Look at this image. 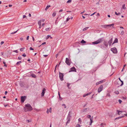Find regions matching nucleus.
I'll list each match as a JSON object with an SVG mask.
<instances>
[{
    "label": "nucleus",
    "instance_id": "1",
    "mask_svg": "<svg viewBox=\"0 0 127 127\" xmlns=\"http://www.w3.org/2000/svg\"><path fill=\"white\" fill-rule=\"evenodd\" d=\"M103 40V38H100L96 41L92 42V43L94 44H96L101 42Z\"/></svg>",
    "mask_w": 127,
    "mask_h": 127
},
{
    "label": "nucleus",
    "instance_id": "2",
    "mask_svg": "<svg viewBox=\"0 0 127 127\" xmlns=\"http://www.w3.org/2000/svg\"><path fill=\"white\" fill-rule=\"evenodd\" d=\"M59 77L61 81H62L64 80V74L61 72H59Z\"/></svg>",
    "mask_w": 127,
    "mask_h": 127
},
{
    "label": "nucleus",
    "instance_id": "3",
    "mask_svg": "<svg viewBox=\"0 0 127 127\" xmlns=\"http://www.w3.org/2000/svg\"><path fill=\"white\" fill-rule=\"evenodd\" d=\"M111 50L114 53L116 54L117 53V51L116 47H114L111 48Z\"/></svg>",
    "mask_w": 127,
    "mask_h": 127
},
{
    "label": "nucleus",
    "instance_id": "4",
    "mask_svg": "<svg viewBox=\"0 0 127 127\" xmlns=\"http://www.w3.org/2000/svg\"><path fill=\"white\" fill-rule=\"evenodd\" d=\"M70 61V60L68 58H66L65 63L67 65H70L71 64Z\"/></svg>",
    "mask_w": 127,
    "mask_h": 127
},
{
    "label": "nucleus",
    "instance_id": "5",
    "mask_svg": "<svg viewBox=\"0 0 127 127\" xmlns=\"http://www.w3.org/2000/svg\"><path fill=\"white\" fill-rule=\"evenodd\" d=\"M26 96H21V102L22 103H23L26 99Z\"/></svg>",
    "mask_w": 127,
    "mask_h": 127
},
{
    "label": "nucleus",
    "instance_id": "6",
    "mask_svg": "<svg viewBox=\"0 0 127 127\" xmlns=\"http://www.w3.org/2000/svg\"><path fill=\"white\" fill-rule=\"evenodd\" d=\"M110 39L108 41V43L109 44V45L110 46L111 45L113 41V37H111L110 38Z\"/></svg>",
    "mask_w": 127,
    "mask_h": 127
},
{
    "label": "nucleus",
    "instance_id": "7",
    "mask_svg": "<svg viewBox=\"0 0 127 127\" xmlns=\"http://www.w3.org/2000/svg\"><path fill=\"white\" fill-rule=\"evenodd\" d=\"M103 86L102 85H101L98 88V93L100 92L103 90Z\"/></svg>",
    "mask_w": 127,
    "mask_h": 127
},
{
    "label": "nucleus",
    "instance_id": "8",
    "mask_svg": "<svg viewBox=\"0 0 127 127\" xmlns=\"http://www.w3.org/2000/svg\"><path fill=\"white\" fill-rule=\"evenodd\" d=\"M91 116L90 115H88L87 116V118H88L90 119L91 122H90V125H91L92 123L93 122V120H92V119L91 118Z\"/></svg>",
    "mask_w": 127,
    "mask_h": 127
},
{
    "label": "nucleus",
    "instance_id": "9",
    "mask_svg": "<svg viewBox=\"0 0 127 127\" xmlns=\"http://www.w3.org/2000/svg\"><path fill=\"white\" fill-rule=\"evenodd\" d=\"M46 91V89L45 88H43L42 91V92L41 93V96H44V94L45 93V91Z\"/></svg>",
    "mask_w": 127,
    "mask_h": 127
},
{
    "label": "nucleus",
    "instance_id": "10",
    "mask_svg": "<svg viewBox=\"0 0 127 127\" xmlns=\"http://www.w3.org/2000/svg\"><path fill=\"white\" fill-rule=\"evenodd\" d=\"M70 70L69 71H76V69L74 67H73L70 68Z\"/></svg>",
    "mask_w": 127,
    "mask_h": 127
},
{
    "label": "nucleus",
    "instance_id": "11",
    "mask_svg": "<svg viewBox=\"0 0 127 127\" xmlns=\"http://www.w3.org/2000/svg\"><path fill=\"white\" fill-rule=\"evenodd\" d=\"M103 44L106 47H107L108 44V43L106 41H104Z\"/></svg>",
    "mask_w": 127,
    "mask_h": 127
},
{
    "label": "nucleus",
    "instance_id": "12",
    "mask_svg": "<svg viewBox=\"0 0 127 127\" xmlns=\"http://www.w3.org/2000/svg\"><path fill=\"white\" fill-rule=\"evenodd\" d=\"M72 113V112L71 111H70L69 112V113L68 114L67 118L70 119V118L71 117L70 114Z\"/></svg>",
    "mask_w": 127,
    "mask_h": 127
},
{
    "label": "nucleus",
    "instance_id": "13",
    "mask_svg": "<svg viewBox=\"0 0 127 127\" xmlns=\"http://www.w3.org/2000/svg\"><path fill=\"white\" fill-rule=\"evenodd\" d=\"M89 110V109L88 108H84L82 110V112H86Z\"/></svg>",
    "mask_w": 127,
    "mask_h": 127
},
{
    "label": "nucleus",
    "instance_id": "14",
    "mask_svg": "<svg viewBox=\"0 0 127 127\" xmlns=\"http://www.w3.org/2000/svg\"><path fill=\"white\" fill-rule=\"evenodd\" d=\"M28 110H26V109H25V110L26 111H31L32 110V107L31 106H30L29 107H28V108H27Z\"/></svg>",
    "mask_w": 127,
    "mask_h": 127
},
{
    "label": "nucleus",
    "instance_id": "15",
    "mask_svg": "<svg viewBox=\"0 0 127 127\" xmlns=\"http://www.w3.org/2000/svg\"><path fill=\"white\" fill-rule=\"evenodd\" d=\"M52 108H49V109H47L46 112L47 114H48L49 113V112H50V113H51L52 112Z\"/></svg>",
    "mask_w": 127,
    "mask_h": 127
},
{
    "label": "nucleus",
    "instance_id": "16",
    "mask_svg": "<svg viewBox=\"0 0 127 127\" xmlns=\"http://www.w3.org/2000/svg\"><path fill=\"white\" fill-rule=\"evenodd\" d=\"M103 80H102L101 81H100L98 82H97L96 83V85H98L101 84V83H103Z\"/></svg>",
    "mask_w": 127,
    "mask_h": 127
},
{
    "label": "nucleus",
    "instance_id": "17",
    "mask_svg": "<svg viewBox=\"0 0 127 127\" xmlns=\"http://www.w3.org/2000/svg\"><path fill=\"white\" fill-rule=\"evenodd\" d=\"M118 42V39L117 38H116L115 39L113 43L112 44V45H113L115 43H117Z\"/></svg>",
    "mask_w": 127,
    "mask_h": 127
},
{
    "label": "nucleus",
    "instance_id": "18",
    "mask_svg": "<svg viewBox=\"0 0 127 127\" xmlns=\"http://www.w3.org/2000/svg\"><path fill=\"white\" fill-rule=\"evenodd\" d=\"M114 24H111L107 25V26H108V27H113L114 26Z\"/></svg>",
    "mask_w": 127,
    "mask_h": 127
},
{
    "label": "nucleus",
    "instance_id": "19",
    "mask_svg": "<svg viewBox=\"0 0 127 127\" xmlns=\"http://www.w3.org/2000/svg\"><path fill=\"white\" fill-rule=\"evenodd\" d=\"M67 121L66 123V125H67L69 123L70 121V119L69 118H67Z\"/></svg>",
    "mask_w": 127,
    "mask_h": 127
},
{
    "label": "nucleus",
    "instance_id": "20",
    "mask_svg": "<svg viewBox=\"0 0 127 127\" xmlns=\"http://www.w3.org/2000/svg\"><path fill=\"white\" fill-rule=\"evenodd\" d=\"M31 76L32 77L34 78H35L36 77V76L35 75L33 74L31 75Z\"/></svg>",
    "mask_w": 127,
    "mask_h": 127
},
{
    "label": "nucleus",
    "instance_id": "21",
    "mask_svg": "<svg viewBox=\"0 0 127 127\" xmlns=\"http://www.w3.org/2000/svg\"><path fill=\"white\" fill-rule=\"evenodd\" d=\"M25 106L27 108H28V107H29L30 106H31L29 104H27L25 105Z\"/></svg>",
    "mask_w": 127,
    "mask_h": 127
},
{
    "label": "nucleus",
    "instance_id": "22",
    "mask_svg": "<svg viewBox=\"0 0 127 127\" xmlns=\"http://www.w3.org/2000/svg\"><path fill=\"white\" fill-rule=\"evenodd\" d=\"M118 79L120 80V81L122 83H121V84L120 85V86H122L123 85V84H124L123 83V81H122L121 79H120V78H118Z\"/></svg>",
    "mask_w": 127,
    "mask_h": 127
},
{
    "label": "nucleus",
    "instance_id": "23",
    "mask_svg": "<svg viewBox=\"0 0 127 127\" xmlns=\"http://www.w3.org/2000/svg\"><path fill=\"white\" fill-rule=\"evenodd\" d=\"M101 26L105 28H106L107 27H108L107 25H102Z\"/></svg>",
    "mask_w": 127,
    "mask_h": 127
},
{
    "label": "nucleus",
    "instance_id": "24",
    "mask_svg": "<svg viewBox=\"0 0 127 127\" xmlns=\"http://www.w3.org/2000/svg\"><path fill=\"white\" fill-rule=\"evenodd\" d=\"M82 44H84L86 42V41H84V40L83 39L80 42Z\"/></svg>",
    "mask_w": 127,
    "mask_h": 127
},
{
    "label": "nucleus",
    "instance_id": "25",
    "mask_svg": "<svg viewBox=\"0 0 127 127\" xmlns=\"http://www.w3.org/2000/svg\"><path fill=\"white\" fill-rule=\"evenodd\" d=\"M50 7V6L49 5H47V6L46 8H45V10H47Z\"/></svg>",
    "mask_w": 127,
    "mask_h": 127
},
{
    "label": "nucleus",
    "instance_id": "26",
    "mask_svg": "<svg viewBox=\"0 0 127 127\" xmlns=\"http://www.w3.org/2000/svg\"><path fill=\"white\" fill-rule=\"evenodd\" d=\"M41 20H39L38 22V24L39 26L41 25Z\"/></svg>",
    "mask_w": 127,
    "mask_h": 127
},
{
    "label": "nucleus",
    "instance_id": "27",
    "mask_svg": "<svg viewBox=\"0 0 127 127\" xmlns=\"http://www.w3.org/2000/svg\"><path fill=\"white\" fill-rule=\"evenodd\" d=\"M22 63V62L21 61H19L17 62L16 63V65H18L19 64H21Z\"/></svg>",
    "mask_w": 127,
    "mask_h": 127
},
{
    "label": "nucleus",
    "instance_id": "28",
    "mask_svg": "<svg viewBox=\"0 0 127 127\" xmlns=\"http://www.w3.org/2000/svg\"><path fill=\"white\" fill-rule=\"evenodd\" d=\"M79 122L81 124L82 122V120L80 118H79L78 120Z\"/></svg>",
    "mask_w": 127,
    "mask_h": 127
},
{
    "label": "nucleus",
    "instance_id": "29",
    "mask_svg": "<svg viewBox=\"0 0 127 127\" xmlns=\"http://www.w3.org/2000/svg\"><path fill=\"white\" fill-rule=\"evenodd\" d=\"M115 14L117 15H120L121 14V13L120 12H119L117 13L116 12H115Z\"/></svg>",
    "mask_w": 127,
    "mask_h": 127
},
{
    "label": "nucleus",
    "instance_id": "30",
    "mask_svg": "<svg viewBox=\"0 0 127 127\" xmlns=\"http://www.w3.org/2000/svg\"><path fill=\"white\" fill-rule=\"evenodd\" d=\"M125 7V4H124L122 6V8L124 9H126Z\"/></svg>",
    "mask_w": 127,
    "mask_h": 127
},
{
    "label": "nucleus",
    "instance_id": "31",
    "mask_svg": "<svg viewBox=\"0 0 127 127\" xmlns=\"http://www.w3.org/2000/svg\"><path fill=\"white\" fill-rule=\"evenodd\" d=\"M89 28V27H86L85 28H84L83 29V31H85L87 30L88 28Z\"/></svg>",
    "mask_w": 127,
    "mask_h": 127
},
{
    "label": "nucleus",
    "instance_id": "32",
    "mask_svg": "<svg viewBox=\"0 0 127 127\" xmlns=\"http://www.w3.org/2000/svg\"><path fill=\"white\" fill-rule=\"evenodd\" d=\"M124 117V116H122L120 117H117V118H116L115 119V120L119 119L120 118H121L122 117Z\"/></svg>",
    "mask_w": 127,
    "mask_h": 127
},
{
    "label": "nucleus",
    "instance_id": "33",
    "mask_svg": "<svg viewBox=\"0 0 127 127\" xmlns=\"http://www.w3.org/2000/svg\"><path fill=\"white\" fill-rule=\"evenodd\" d=\"M117 111L118 112V114L119 115H120V114H121L122 112V111H119L118 110H117Z\"/></svg>",
    "mask_w": 127,
    "mask_h": 127
},
{
    "label": "nucleus",
    "instance_id": "34",
    "mask_svg": "<svg viewBox=\"0 0 127 127\" xmlns=\"http://www.w3.org/2000/svg\"><path fill=\"white\" fill-rule=\"evenodd\" d=\"M56 12H54V13L52 14V16L53 17H54V16H56Z\"/></svg>",
    "mask_w": 127,
    "mask_h": 127
},
{
    "label": "nucleus",
    "instance_id": "35",
    "mask_svg": "<svg viewBox=\"0 0 127 127\" xmlns=\"http://www.w3.org/2000/svg\"><path fill=\"white\" fill-rule=\"evenodd\" d=\"M124 33V32L123 31H122L121 32L120 34L122 35H123Z\"/></svg>",
    "mask_w": 127,
    "mask_h": 127
},
{
    "label": "nucleus",
    "instance_id": "36",
    "mask_svg": "<svg viewBox=\"0 0 127 127\" xmlns=\"http://www.w3.org/2000/svg\"><path fill=\"white\" fill-rule=\"evenodd\" d=\"M24 49H25L24 48H21L20 49V50L21 51H23V50Z\"/></svg>",
    "mask_w": 127,
    "mask_h": 127
},
{
    "label": "nucleus",
    "instance_id": "37",
    "mask_svg": "<svg viewBox=\"0 0 127 127\" xmlns=\"http://www.w3.org/2000/svg\"><path fill=\"white\" fill-rule=\"evenodd\" d=\"M71 2V0H68L67 1L66 3H70Z\"/></svg>",
    "mask_w": 127,
    "mask_h": 127
},
{
    "label": "nucleus",
    "instance_id": "38",
    "mask_svg": "<svg viewBox=\"0 0 127 127\" xmlns=\"http://www.w3.org/2000/svg\"><path fill=\"white\" fill-rule=\"evenodd\" d=\"M50 29V28H46L45 29V30L46 31H49Z\"/></svg>",
    "mask_w": 127,
    "mask_h": 127
},
{
    "label": "nucleus",
    "instance_id": "39",
    "mask_svg": "<svg viewBox=\"0 0 127 127\" xmlns=\"http://www.w3.org/2000/svg\"><path fill=\"white\" fill-rule=\"evenodd\" d=\"M22 57L21 56H19L18 57V59L19 60H21L22 59Z\"/></svg>",
    "mask_w": 127,
    "mask_h": 127
},
{
    "label": "nucleus",
    "instance_id": "40",
    "mask_svg": "<svg viewBox=\"0 0 127 127\" xmlns=\"http://www.w3.org/2000/svg\"><path fill=\"white\" fill-rule=\"evenodd\" d=\"M59 98L60 100H61L62 99V98L61 97L60 95H59Z\"/></svg>",
    "mask_w": 127,
    "mask_h": 127
},
{
    "label": "nucleus",
    "instance_id": "41",
    "mask_svg": "<svg viewBox=\"0 0 127 127\" xmlns=\"http://www.w3.org/2000/svg\"><path fill=\"white\" fill-rule=\"evenodd\" d=\"M13 52H15V53H18V52L17 51V50H14V51H13Z\"/></svg>",
    "mask_w": 127,
    "mask_h": 127
},
{
    "label": "nucleus",
    "instance_id": "42",
    "mask_svg": "<svg viewBox=\"0 0 127 127\" xmlns=\"http://www.w3.org/2000/svg\"><path fill=\"white\" fill-rule=\"evenodd\" d=\"M19 30H17L16 31L14 32H13L12 33H11V34H14L16 33Z\"/></svg>",
    "mask_w": 127,
    "mask_h": 127
},
{
    "label": "nucleus",
    "instance_id": "43",
    "mask_svg": "<svg viewBox=\"0 0 127 127\" xmlns=\"http://www.w3.org/2000/svg\"><path fill=\"white\" fill-rule=\"evenodd\" d=\"M70 19V18H69L68 17L66 19V22L68 21Z\"/></svg>",
    "mask_w": 127,
    "mask_h": 127
},
{
    "label": "nucleus",
    "instance_id": "44",
    "mask_svg": "<svg viewBox=\"0 0 127 127\" xmlns=\"http://www.w3.org/2000/svg\"><path fill=\"white\" fill-rule=\"evenodd\" d=\"M115 93L116 94L118 95L119 94V91H117L115 92Z\"/></svg>",
    "mask_w": 127,
    "mask_h": 127
},
{
    "label": "nucleus",
    "instance_id": "45",
    "mask_svg": "<svg viewBox=\"0 0 127 127\" xmlns=\"http://www.w3.org/2000/svg\"><path fill=\"white\" fill-rule=\"evenodd\" d=\"M62 106H64V108H66V106L64 104H63L62 105Z\"/></svg>",
    "mask_w": 127,
    "mask_h": 127
},
{
    "label": "nucleus",
    "instance_id": "46",
    "mask_svg": "<svg viewBox=\"0 0 127 127\" xmlns=\"http://www.w3.org/2000/svg\"><path fill=\"white\" fill-rule=\"evenodd\" d=\"M91 94V93H87L86 94V95L87 96L88 95H90Z\"/></svg>",
    "mask_w": 127,
    "mask_h": 127
},
{
    "label": "nucleus",
    "instance_id": "47",
    "mask_svg": "<svg viewBox=\"0 0 127 127\" xmlns=\"http://www.w3.org/2000/svg\"><path fill=\"white\" fill-rule=\"evenodd\" d=\"M22 56L24 57H25L26 56V54L24 53L22 55Z\"/></svg>",
    "mask_w": 127,
    "mask_h": 127
},
{
    "label": "nucleus",
    "instance_id": "48",
    "mask_svg": "<svg viewBox=\"0 0 127 127\" xmlns=\"http://www.w3.org/2000/svg\"><path fill=\"white\" fill-rule=\"evenodd\" d=\"M50 35H48L47 36V37L46 38V39H48L50 37Z\"/></svg>",
    "mask_w": 127,
    "mask_h": 127
},
{
    "label": "nucleus",
    "instance_id": "49",
    "mask_svg": "<svg viewBox=\"0 0 127 127\" xmlns=\"http://www.w3.org/2000/svg\"><path fill=\"white\" fill-rule=\"evenodd\" d=\"M118 101L120 103H121L122 102V100L121 99H119L118 100Z\"/></svg>",
    "mask_w": 127,
    "mask_h": 127
},
{
    "label": "nucleus",
    "instance_id": "50",
    "mask_svg": "<svg viewBox=\"0 0 127 127\" xmlns=\"http://www.w3.org/2000/svg\"><path fill=\"white\" fill-rule=\"evenodd\" d=\"M106 96H108L109 97H110L111 96V95L109 94L108 93L107 94Z\"/></svg>",
    "mask_w": 127,
    "mask_h": 127
},
{
    "label": "nucleus",
    "instance_id": "51",
    "mask_svg": "<svg viewBox=\"0 0 127 127\" xmlns=\"http://www.w3.org/2000/svg\"><path fill=\"white\" fill-rule=\"evenodd\" d=\"M88 104V103H86V104H85V105H84V106H83V107L84 108L86 106V105H87V104Z\"/></svg>",
    "mask_w": 127,
    "mask_h": 127
},
{
    "label": "nucleus",
    "instance_id": "52",
    "mask_svg": "<svg viewBox=\"0 0 127 127\" xmlns=\"http://www.w3.org/2000/svg\"><path fill=\"white\" fill-rule=\"evenodd\" d=\"M80 126L79 124H77L76 126V127H80Z\"/></svg>",
    "mask_w": 127,
    "mask_h": 127
},
{
    "label": "nucleus",
    "instance_id": "53",
    "mask_svg": "<svg viewBox=\"0 0 127 127\" xmlns=\"http://www.w3.org/2000/svg\"><path fill=\"white\" fill-rule=\"evenodd\" d=\"M96 13V12H94V13H93V14H91V16H93V15L95 14V13Z\"/></svg>",
    "mask_w": 127,
    "mask_h": 127
},
{
    "label": "nucleus",
    "instance_id": "54",
    "mask_svg": "<svg viewBox=\"0 0 127 127\" xmlns=\"http://www.w3.org/2000/svg\"><path fill=\"white\" fill-rule=\"evenodd\" d=\"M70 84H69V83H68L67 84V86L68 87L69 89V85Z\"/></svg>",
    "mask_w": 127,
    "mask_h": 127
},
{
    "label": "nucleus",
    "instance_id": "55",
    "mask_svg": "<svg viewBox=\"0 0 127 127\" xmlns=\"http://www.w3.org/2000/svg\"><path fill=\"white\" fill-rule=\"evenodd\" d=\"M4 43V42L3 41H1L0 43L1 45H2Z\"/></svg>",
    "mask_w": 127,
    "mask_h": 127
},
{
    "label": "nucleus",
    "instance_id": "56",
    "mask_svg": "<svg viewBox=\"0 0 127 127\" xmlns=\"http://www.w3.org/2000/svg\"><path fill=\"white\" fill-rule=\"evenodd\" d=\"M30 50H33V49L32 48V47H30Z\"/></svg>",
    "mask_w": 127,
    "mask_h": 127
},
{
    "label": "nucleus",
    "instance_id": "57",
    "mask_svg": "<svg viewBox=\"0 0 127 127\" xmlns=\"http://www.w3.org/2000/svg\"><path fill=\"white\" fill-rule=\"evenodd\" d=\"M29 36H27V40H29Z\"/></svg>",
    "mask_w": 127,
    "mask_h": 127
},
{
    "label": "nucleus",
    "instance_id": "58",
    "mask_svg": "<svg viewBox=\"0 0 127 127\" xmlns=\"http://www.w3.org/2000/svg\"><path fill=\"white\" fill-rule=\"evenodd\" d=\"M43 56H44V57H46L48 56V55H44Z\"/></svg>",
    "mask_w": 127,
    "mask_h": 127
},
{
    "label": "nucleus",
    "instance_id": "59",
    "mask_svg": "<svg viewBox=\"0 0 127 127\" xmlns=\"http://www.w3.org/2000/svg\"><path fill=\"white\" fill-rule=\"evenodd\" d=\"M46 43L45 42H44L42 43V44H41V45H43L44 44H46Z\"/></svg>",
    "mask_w": 127,
    "mask_h": 127
},
{
    "label": "nucleus",
    "instance_id": "60",
    "mask_svg": "<svg viewBox=\"0 0 127 127\" xmlns=\"http://www.w3.org/2000/svg\"><path fill=\"white\" fill-rule=\"evenodd\" d=\"M7 93H8V92H7V91H5V95H6L7 94Z\"/></svg>",
    "mask_w": 127,
    "mask_h": 127
},
{
    "label": "nucleus",
    "instance_id": "61",
    "mask_svg": "<svg viewBox=\"0 0 127 127\" xmlns=\"http://www.w3.org/2000/svg\"><path fill=\"white\" fill-rule=\"evenodd\" d=\"M100 125H101V127H104L103 126H102V125H103L102 123H101L100 124Z\"/></svg>",
    "mask_w": 127,
    "mask_h": 127
},
{
    "label": "nucleus",
    "instance_id": "62",
    "mask_svg": "<svg viewBox=\"0 0 127 127\" xmlns=\"http://www.w3.org/2000/svg\"><path fill=\"white\" fill-rule=\"evenodd\" d=\"M63 11V10L62 9H61L59 11V12H62V11Z\"/></svg>",
    "mask_w": 127,
    "mask_h": 127
},
{
    "label": "nucleus",
    "instance_id": "63",
    "mask_svg": "<svg viewBox=\"0 0 127 127\" xmlns=\"http://www.w3.org/2000/svg\"><path fill=\"white\" fill-rule=\"evenodd\" d=\"M26 17V15H23V18H24Z\"/></svg>",
    "mask_w": 127,
    "mask_h": 127
},
{
    "label": "nucleus",
    "instance_id": "64",
    "mask_svg": "<svg viewBox=\"0 0 127 127\" xmlns=\"http://www.w3.org/2000/svg\"><path fill=\"white\" fill-rule=\"evenodd\" d=\"M12 6V5H11V4H9V7H11Z\"/></svg>",
    "mask_w": 127,
    "mask_h": 127
}]
</instances>
